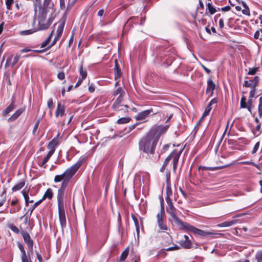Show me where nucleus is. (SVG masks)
<instances>
[{
    "instance_id": "obj_6",
    "label": "nucleus",
    "mask_w": 262,
    "mask_h": 262,
    "mask_svg": "<svg viewBox=\"0 0 262 262\" xmlns=\"http://www.w3.org/2000/svg\"><path fill=\"white\" fill-rule=\"evenodd\" d=\"M169 127V125H158L151 128L148 133L154 138H157V141H159L160 136L164 134Z\"/></svg>"
},
{
    "instance_id": "obj_5",
    "label": "nucleus",
    "mask_w": 262,
    "mask_h": 262,
    "mask_svg": "<svg viewBox=\"0 0 262 262\" xmlns=\"http://www.w3.org/2000/svg\"><path fill=\"white\" fill-rule=\"evenodd\" d=\"M54 19V16H49V17L47 18V16L38 15V30H45L48 29L51 26Z\"/></svg>"
},
{
    "instance_id": "obj_18",
    "label": "nucleus",
    "mask_w": 262,
    "mask_h": 262,
    "mask_svg": "<svg viewBox=\"0 0 262 262\" xmlns=\"http://www.w3.org/2000/svg\"><path fill=\"white\" fill-rule=\"evenodd\" d=\"M139 18L138 17L133 16L130 17L128 20L126 21L125 27L126 28H128L129 27V29L133 27V25H137L139 24L138 22Z\"/></svg>"
},
{
    "instance_id": "obj_21",
    "label": "nucleus",
    "mask_w": 262,
    "mask_h": 262,
    "mask_svg": "<svg viewBox=\"0 0 262 262\" xmlns=\"http://www.w3.org/2000/svg\"><path fill=\"white\" fill-rule=\"evenodd\" d=\"M25 107L18 109L9 118V120L13 121L16 120L25 111Z\"/></svg>"
},
{
    "instance_id": "obj_28",
    "label": "nucleus",
    "mask_w": 262,
    "mask_h": 262,
    "mask_svg": "<svg viewBox=\"0 0 262 262\" xmlns=\"http://www.w3.org/2000/svg\"><path fill=\"white\" fill-rule=\"evenodd\" d=\"M52 155H53V154L48 152L47 154V155H46V156L43 159L42 163L41 164H39V166L41 167H43L44 168H46L47 167L46 163L48 162V161H49V160L50 159V158L51 157V156Z\"/></svg>"
},
{
    "instance_id": "obj_42",
    "label": "nucleus",
    "mask_w": 262,
    "mask_h": 262,
    "mask_svg": "<svg viewBox=\"0 0 262 262\" xmlns=\"http://www.w3.org/2000/svg\"><path fill=\"white\" fill-rule=\"evenodd\" d=\"M258 115L260 118L262 117V96L259 99V104L258 107Z\"/></svg>"
},
{
    "instance_id": "obj_43",
    "label": "nucleus",
    "mask_w": 262,
    "mask_h": 262,
    "mask_svg": "<svg viewBox=\"0 0 262 262\" xmlns=\"http://www.w3.org/2000/svg\"><path fill=\"white\" fill-rule=\"evenodd\" d=\"M246 98L244 96H243L241 98V108H248V105H247V103H246Z\"/></svg>"
},
{
    "instance_id": "obj_9",
    "label": "nucleus",
    "mask_w": 262,
    "mask_h": 262,
    "mask_svg": "<svg viewBox=\"0 0 262 262\" xmlns=\"http://www.w3.org/2000/svg\"><path fill=\"white\" fill-rule=\"evenodd\" d=\"M157 224L161 232H165L169 230V228L166 225L165 221V215L157 214Z\"/></svg>"
},
{
    "instance_id": "obj_29",
    "label": "nucleus",
    "mask_w": 262,
    "mask_h": 262,
    "mask_svg": "<svg viewBox=\"0 0 262 262\" xmlns=\"http://www.w3.org/2000/svg\"><path fill=\"white\" fill-rule=\"evenodd\" d=\"M31 253L29 251L28 254L21 255V262H32L31 259Z\"/></svg>"
},
{
    "instance_id": "obj_51",
    "label": "nucleus",
    "mask_w": 262,
    "mask_h": 262,
    "mask_svg": "<svg viewBox=\"0 0 262 262\" xmlns=\"http://www.w3.org/2000/svg\"><path fill=\"white\" fill-rule=\"evenodd\" d=\"M20 57V55H18V54H16L15 56V57L13 59V62L12 63V67H14L17 63V62L19 60Z\"/></svg>"
},
{
    "instance_id": "obj_7",
    "label": "nucleus",
    "mask_w": 262,
    "mask_h": 262,
    "mask_svg": "<svg viewBox=\"0 0 262 262\" xmlns=\"http://www.w3.org/2000/svg\"><path fill=\"white\" fill-rule=\"evenodd\" d=\"M20 234L23 236L24 242L27 245L29 251L30 252L31 255H32L33 251V241L31 239L30 234L28 233L25 230L23 229L21 226H20Z\"/></svg>"
},
{
    "instance_id": "obj_32",
    "label": "nucleus",
    "mask_w": 262,
    "mask_h": 262,
    "mask_svg": "<svg viewBox=\"0 0 262 262\" xmlns=\"http://www.w3.org/2000/svg\"><path fill=\"white\" fill-rule=\"evenodd\" d=\"M131 217L134 222L135 226L136 227V231L138 233H139V224L138 220L137 217H136V216L133 213L131 214Z\"/></svg>"
},
{
    "instance_id": "obj_8",
    "label": "nucleus",
    "mask_w": 262,
    "mask_h": 262,
    "mask_svg": "<svg viewBox=\"0 0 262 262\" xmlns=\"http://www.w3.org/2000/svg\"><path fill=\"white\" fill-rule=\"evenodd\" d=\"M155 114L156 113L154 112L153 109L152 108H150L148 110L138 113L135 116V119L137 121H143L145 122L147 121V119L149 117Z\"/></svg>"
},
{
    "instance_id": "obj_23",
    "label": "nucleus",
    "mask_w": 262,
    "mask_h": 262,
    "mask_svg": "<svg viewBox=\"0 0 262 262\" xmlns=\"http://www.w3.org/2000/svg\"><path fill=\"white\" fill-rule=\"evenodd\" d=\"M53 196V191L51 188H48L44 193L42 198L40 200L42 202L46 199H48L49 200H51Z\"/></svg>"
},
{
    "instance_id": "obj_1",
    "label": "nucleus",
    "mask_w": 262,
    "mask_h": 262,
    "mask_svg": "<svg viewBox=\"0 0 262 262\" xmlns=\"http://www.w3.org/2000/svg\"><path fill=\"white\" fill-rule=\"evenodd\" d=\"M84 159L78 160L75 164L70 166L62 174L56 175L54 179L55 183L62 181L60 188L57 191L58 217L60 226L62 229L67 226V221L64 205V196L67 187L71 179L84 162Z\"/></svg>"
},
{
    "instance_id": "obj_24",
    "label": "nucleus",
    "mask_w": 262,
    "mask_h": 262,
    "mask_svg": "<svg viewBox=\"0 0 262 262\" xmlns=\"http://www.w3.org/2000/svg\"><path fill=\"white\" fill-rule=\"evenodd\" d=\"M26 182L25 180H21L18 184L14 185L12 190L13 192L20 190L25 185Z\"/></svg>"
},
{
    "instance_id": "obj_2",
    "label": "nucleus",
    "mask_w": 262,
    "mask_h": 262,
    "mask_svg": "<svg viewBox=\"0 0 262 262\" xmlns=\"http://www.w3.org/2000/svg\"><path fill=\"white\" fill-rule=\"evenodd\" d=\"M167 204L166 206V211L172 217L175 224L179 227V229L186 231H191L195 235L201 237H205L210 233L204 230L198 229L187 222H185L180 220L177 215L176 208L174 207L172 200L166 199Z\"/></svg>"
},
{
    "instance_id": "obj_64",
    "label": "nucleus",
    "mask_w": 262,
    "mask_h": 262,
    "mask_svg": "<svg viewBox=\"0 0 262 262\" xmlns=\"http://www.w3.org/2000/svg\"><path fill=\"white\" fill-rule=\"evenodd\" d=\"M18 200L16 198H15L14 200H12L11 202V206H16L17 205H18Z\"/></svg>"
},
{
    "instance_id": "obj_10",
    "label": "nucleus",
    "mask_w": 262,
    "mask_h": 262,
    "mask_svg": "<svg viewBox=\"0 0 262 262\" xmlns=\"http://www.w3.org/2000/svg\"><path fill=\"white\" fill-rule=\"evenodd\" d=\"M246 78L248 79V80L244 81L243 84L244 86L246 88H256L258 85L260 80L259 76H255L251 79L246 77Z\"/></svg>"
},
{
    "instance_id": "obj_45",
    "label": "nucleus",
    "mask_w": 262,
    "mask_h": 262,
    "mask_svg": "<svg viewBox=\"0 0 262 262\" xmlns=\"http://www.w3.org/2000/svg\"><path fill=\"white\" fill-rule=\"evenodd\" d=\"M27 213H28V212H27L24 215L21 216L20 217V219H24V224H25L26 225H27L29 226L30 225V221H29V219L30 217H29V215H27Z\"/></svg>"
},
{
    "instance_id": "obj_26",
    "label": "nucleus",
    "mask_w": 262,
    "mask_h": 262,
    "mask_svg": "<svg viewBox=\"0 0 262 262\" xmlns=\"http://www.w3.org/2000/svg\"><path fill=\"white\" fill-rule=\"evenodd\" d=\"M15 108L14 101H12L10 104L3 112L4 116H7L10 112H11Z\"/></svg>"
},
{
    "instance_id": "obj_62",
    "label": "nucleus",
    "mask_w": 262,
    "mask_h": 262,
    "mask_svg": "<svg viewBox=\"0 0 262 262\" xmlns=\"http://www.w3.org/2000/svg\"><path fill=\"white\" fill-rule=\"evenodd\" d=\"M259 142H257V143L255 144V145H254V147H253V150H252V154H254V153H255V152L257 151V150H258V148H259Z\"/></svg>"
},
{
    "instance_id": "obj_33",
    "label": "nucleus",
    "mask_w": 262,
    "mask_h": 262,
    "mask_svg": "<svg viewBox=\"0 0 262 262\" xmlns=\"http://www.w3.org/2000/svg\"><path fill=\"white\" fill-rule=\"evenodd\" d=\"M129 253V248H126L121 253L120 257V261H123L126 258Z\"/></svg>"
},
{
    "instance_id": "obj_17",
    "label": "nucleus",
    "mask_w": 262,
    "mask_h": 262,
    "mask_svg": "<svg viewBox=\"0 0 262 262\" xmlns=\"http://www.w3.org/2000/svg\"><path fill=\"white\" fill-rule=\"evenodd\" d=\"M215 84L213 82L211 78H209L207 81V86L206 89V93L210 94V96H212L213 92L215 89Z\"/></svg>"
},
{
    "instance_id": "obj_20",
    "label": "nucleus",
    "mask_w": 262,
    "mask_h": 262,
    "mask_svg": "<svg viewBox=\"0 0 262 262\" xmlns=\"http://www.w3.org/2000/svg\"><path fill=\"white\" fill-rule=\"evenodd\" d=\"M226 165L219 166L215 167H207L203 166H200L199 167V170H210V171H215L217 170H219L225 167Z\"/></svg>"
},
{
    "instance_id": "obj_40",
    "label": "nucleus",
    "mask_w": 262,
    "mask_h": 262,
    "mask_svg": "<svg viewBox=\"0 0 262 262\" xmlns=\"http://www.w3.org/2000/svg\"><path fill=\"white\" fill-rule=\"evenodd\" d=\"M140 124L139 122H137L135 124H134L133 125H130L127 127H126L125 128V131L126 133H129L130 132H132L138 125Z\"/></svg>"
},
{
    "instance_id": "obj_3",
    "label": "nucleus",
    "mask_w": 262,
    "mask_h": 262,
    "mask_svg": "<svg viewBox=\"0 0 262 262\" xmlns=\"http://www.w3.org/2000/svg\"><path fill=\"white\" fill-rule=\"evenodd\" d=\"M158 142L157 138H154L147 133L146 136L141 139L139 142V150L146 153L148 156H153L155 154Z\"/></svg>"
},
{
    "instance_id": "obj_27",
    "label": "nucleus",
    "mask_w": 262,
    "mask_h": 262,
    "mask_svg": "<svg viewBox=\"0 0 262 262\" xmlns=\"http://www.w3.org/2000/svg\"><path fill=\"white\" fill-rule=\"evenodd\" d=\"M180 249V247L178 246L177 245H174L173 247H169L167 249H161L160 251V253H163L164 255H166L167 254L166 251H174V250H178Z\"/></svg>"
},
{
    "instance_id": "obj_22",
    "label": "nucleus",
    "mask_w": 262,
    "mask_h": 262,
    "mask_svg": "<svg viewBox=\"0 0 262 262\" xmlns=\"http://www.w3.org/2000/svg\"><path fill=\"white\" fill-rule=\"evenodd\" d=\"M29 189L26 190V188H25L22 191V193L25 200V204L26 206H28L29 203H31L34 202L33 200H30L29 197Z\"/></svg>"
},
{
    "instance_id": "obj_11",
    "label": "nucleus",
    "mask_w": 262,
    "mask_h": 262,
    "mask_svg": "<svg viewBox=\"0 0 262 262\" xmlns=\"http://www.w3.org/2000/svg\"><path fill=\"white\" fill-rule=\"evenodd\" d=\"M64 21L61 23L58 26L57 29V34L54 40H53L52 43L49 46L47 47V49H50L52 47H53L57 42V40L59 39L61 37L64 26Z\"/></svg>"
},
{
    "instance_id": "obj_36",
    "label": "nucleus",
    "mask_w": 262,
    "mask_h": 262,
    "mask_svg": "<svg viewBox=\"0 0 262 262\" xmlns=\"http://www.w3.org/2000/svg\"><path fill=\"white\" fill-rule=\"evenodd\" d=\"M123 97V96H122V95L119 96V97L117 98V99L115 100V101L114 102V103L113 104V107L115 110L116 108H117L118 107V106L120 105V104L121 103V102L122 100Z\"/></svg>"
},
{
    "instance_id": "obj_30",
    "label": "nucleus",
    "mask_w": 262,
    "mask_h": 262,
    "mask_svg": "<svg viewBox=\"0 0 262 262\" xmlns=\"http://www.w3.org/2000/svg\"><path fill=\"white\" fill-rule=\"evenodd\" d=\"M79 72L80 75V78L85 79L87 76V72L86 71L83 70L82 63L79 66Z\"/></svg>"
},
{
    "instance_id": "obj_48",
    "label": "nucleus",
    "mask_w": 262,
    "mask_h": 262,
    "mask_svg": "<svg viewBox=\"0 0 262 262\" xmlns=\"http://www.w3.org/2000/svg\"><path fill=\"white\" fill-rule=\"evenodd\" d=\"M14 0H6V8L8 10H11V6L13 3Z\"/></svg>"
},
{
    "instance_id": "obj_57",
    "label": "nucleus",
    "mask_w": 262,
    "mask_h": 262,
    "mask_svg": "<svg viewBox=\"0 0 262 262\" xmlns=\"http://www.w3.org/2000/svg\"><path fill=\"white\" fill-rule=\"evenodd\" d=\"M252 98H249V99L248 100V102H247V105H248V111L251 112V107H252Z\"/></svg>"
},
{
    "instance_id": "obj_61",
    "label": "nucleus",
    "mask_w": 262,
    "mask_h": 262,
    "mask_svg": "<svg viewBox=\"0 0 262 262\" xmlns=\"http://www.w3.org/2000/svg\"><path fill=\"white\" fill-rule=\"evenodd\" d=\"M224 17H222L219 20V26L220 28H223L224 26Z\"/></svg>"
},
{
    "instance_id": "obj_60",
    "label": "nucleus",
    "mask_w": 262,
    "mask_h": 262,
    "mask_svg": "<svg viewBox=\"0 0 262 262\" xmlns=\"http://www.w3.org/2000/svg\"><path fill=\"white\" fill-rule=\"evenodd\" d=\"M34 32V31H33V30H25V31H22L21 32V33L23 35H26L31 34L33 33Z\"/></svg>"
},
{
    "instance_id": "obj_31",
    "label": "nucleus",
    "mask_w": 262,
    "mask_h": 262,
    "mask_svg": "<svg viewBox=\"0 0 262 262\" xmlns=\"http://www.w3.org/2000/svg\"><path fill=\"white\" fill-rule=\"evenodd\" d=\"M132 120L131 118L130 117H123L119 118L117 121V123L118 124H125L129 122Z\"/></svg>"
},
{
    "instance_id": "obj_50",
    "label": "nucleus",
    "mask_w": 262,
    "mask_h": 262,
    "mask_svg": "<svg viewBox=\"0 0 262 262\" xmlns=\"http://www.w3.org/2000/svg\"><path fill=\"white\" fill-rule=\"evenodd\" d=\"M48 107L51 110H52L54 108V104L53 102V99L52 98H50L48 99L47 102Z\"/></svg>"
},
{
    "instance_id": "obj_35",
    "label": "nucleus",
    "mask_w": 262,
    "mask_h": 262,
    "mask_svg": "<svg viewBox=\"0 0 262 262\" xmlns=\"http://www.w3.org/2000/svg\"><path fill=\"white\" fill-rule=\"evenodd\" d=\"M53 30L51 32V34L49 36V37L45 40L43 41L40 45L41 48H45L47 46V45L49 44V43L50 42L52 34L53 33Z\"/></svg>"
},
{
    "instance_id": "obj_54",
    "label": "nucleus",
    "mask_w": 262,
    "mask_h": 262,
    "mask_svg": "<svg viewBox=\"0 0 262 262\" xmlns=\"http://www.w3.org/2000/svg\"><path fill=\"white\" fill-rule=\"evenodd\" d=\"M40 123V120H38L36 121L35 124H34V127H33V134H35L38 127V126H39V124Z\"/></svg>"
},
{
    "instance_id": "obj_58",
    "label": "nucleus",
    "mask_w": 262,
    "mask_h": 262,
    "mask_svg": "<svg viewBox=\"0 0 262 262\" xmlns=\"http://www.w3.org/2000/svg\"><path fill=\"white\" fill-rule=\"evenodd\" d=\"M57 77L59 80H63L65 78V75L63 72H60L57 74Z\"/></svg>"
},
{
    "instance_id": "obj_59",
    "label": "nucleus",
    "mask_w": 262,
    "mask_h": 262,
    "mask_svg": "<svg viewBox=\"0 0 262 262\" xmlns=\"http://www.w3.org/2000/svg\"><path fill=\"white\" fill-rule=\"evenodd\" d=\"M12 56H10L7 59V60H6V62L5 63V68L9 67L10 65L11 62L12 60Z\"/></svg>"
},
{
    "instance_id": "obj_53",
    "label": "nucleus",
    "mask_w": 262,
    "mask_h": 262,
    "mask_svg": "<svg viewBox=\"0 0 262 262\" xmlns=\"http://www.w3.org/2000/svg\"><path fill=\"white\" fill-rule=\"evenodd\" d=\"M256 88H251V90L249 93V98H252L254 96Z\"/></svg>"
},
{
    "instance_id": "obj_14",
    "label": "nucleus",
    "mask_w": 262,
    "mask_h": 262,
    "mask_svg": "<svg viewBox=\"0 0 262 262\" xmlns=\"http://www.w3.org/2000/svg\"><path fill=\"white\" fill-rule=\"evenodd\" d=\"M184 240H182L179 242L180 245L184 249H189L192 247V243L187 235L184 236Z\"/></svg>"
},
{
    "instance_id": "obj_38",
    "label": "nucleus",
    "mask_w": 262,
    "mask_h": 262,
    "mask_svg": "<svg viewBox=\"0 0 262 262\" xmlns=\"http://www.w3.org/2000/svg\"><path fill=\"white\" fill-rule=\"evenodd\" d=\"M119 94V96L122 95V96H124L125 95V92L123 89L121 87L117 88L113 93V95L114 96H116L117 95Z\"/></svg>"
},
{
    "instance_id": "obj_34",
    "label": "nucleus",
    "mask_w": 262,
    "mask_h": 262,
    "mask_svg": "<svg viewBox=\"0 0 262 262\" xmlns=\"http://www.w3.org/2000/svg\"><path fill=\"white\" fill-rule=\"evenodd\" d=\"M207 10H208V12L212 15L216 12V9L212 6L211 3H208L206 4Z\"/></svg>"
},
{
    "instance_id": "obj_63",
    "label": "nucleus",
    "mask_w": 262,
    "mask_h": 262,
    "mask_svg": "<svg viewBox=\"0 0 262 262\" xmlns=\"http://www.w3.org/2000/svg\"><path fill=\"white\" fill-rule=\"evenodd\" d=\"M219 227H228L229 226V222L226 221L221 224H220L217 225Z\"/></svg>"
},
{
    "instance_id": "obj_13",
    "label": "nucleus",
    "mask_w": 262,
    "mask_h": 262,
    "mask_svg": "<svg viewBox=\"0 0 262 262\" xmlns=\"http://www.w3.org/2000/svg\"><path fill=\"white\" fill-rule=\"evenodd\" d=\"M183 149L179 151L177 149H174L170 154H172V164H173V170L176 171L177 168L179 158L182 152Z\"/></svg>"
},
{
    "instance_id": "obj_12",
    "label": "nucleus",
    "mask_w": 262,
    "mask_h": 262,
    "mask_svg": "<svg viewBox=\"0 0 262 262\" xmlns=\"http://www.w3.org/2000/svg\"><path fill=\"white\" fill-rule=\"evenodd\" d=\"M59 134H58L57 136L55 138H54L47 145V148L50 150V151L48 152L50 154H52L53 155L54 153L56 147L58 146L59 144Z\"/></svg>"
},
{
    "instance_id": "obj_19",
    "label": "nucleus",
    "mask_w": 262,
    "mask_h": 262,
    "mask_svg": "<svg viewBox=\"0 0 262 262\" xmlns=\"http://www.w3.org/2000/svg\"><path fill=\"white\" fill-rule=\"evenodd\" d=\"M115 80H117V79H119L121 77L122 73L121 71V69L119 67V63L118 62L117 59H116L115 60Z\"/></svg>"
},
{
    "instance_id": "obj_39",
    "label": "nucleus",
    "mask_w": 262,
    "mask_h": 262,
    "mask_svg": "<svg viewBox=\"0 0 262 262\" xmlns=\"http://www.w3.org/2000/svg\"><path fill=\"white\" fill-rule=\"evenodd\" d=\"M242 3L244 7V9L242 10L243 13L245 15L249 16L250 15V13L248 6L244 2H242Z\"/></svg>"
},
{
    "instance_id": "obj_55",
    "label": "nucleus",
    "mask_w": 262,
    "mask_h": 262,
    "mask_svg": "<svg viewBox=\"0 0 262 262\" xmlns=\"http://www.w3.org/2000/svg\"><path fill=\"white\" fill-rule=\"evenodd\" d=\"M254 37L255 39H259L260 40H262V34H260L259 31H257L254 33Z\"/></svg>"
},
{
    "instance_id": "obj_15",
    "label": "nucleus",
    "mask_w": 262,
    "mask_h": 262,
    "mask_svg": "<svg viewBox=\"0 0 262 262\" xmlns=\"http://www.w3.org/2000/svg\"><path fill=\"white\" fill-rule=\"evenodd\" d=\"M66 107L64 104H62L61 102H58L56 110L55 113V116L56 118L59 116L62 117L65 115Z\"/></svg>"
},
{
    "instance_id": "obj_56",
    "label": "nucleus",
    "mask_w": 262,
    "mask_h": 262,
    "mask_svg": "<svg viewBox=\"0 0 262 262\" xmlns=\"http://www.w3.org/2000/svg\"><path fill=\"white\" fill-rule=\"evenodd\" d=\"M211 109H212L211 106L208 104L204 111V113L203 114V116H207L209 114V113L210 112V111H211Z\"/></svg>"
},
{
    "instance_id": "obj_49",
    "label": "nucleus",
    "mask_w": 262,
    "mask_h": 262,
    "mask_svg": "<svg viewBox=\"0 0 262 262\" xmlns=\"http://www.w3.org/2000/svg\"><path fill=\"white\" fill-rule=\"evenodd\" d=\"M10 229L14 233L18 234L20 232L19 229L15 225H11L10 226Z\"/></svg>"
},
{
    "instance_id": "obj_46",
    "label": "nucleus",
    "mask_w": 262,
    "mask_h": 262,
    "mask_svg": "<svg viewBox=\"0 0 262 262\" xmlns=\"http://www.w3.org/2000/svg\"><path fill=\"white\" fill-rule=\"evenodd\" d=\"M255 259L257 262H262V251H259L256 253Z\"/></svg>"
},
{
    "instance_id": "obj_25",
    "label": "nucleus",
    "mask_w": 262,
    "mask_h": 262,
    "mask_svg": "<svg viewBox=\"0 0 262 262\" xmlns=\"http://www.w3.org/2000/svg\"><path fill=\"white\" fill-rule=\"evenodd\" d=\"M172 154H170L166 157V158L165 159V160H164V161L163 162V164L162 167L160 168V171L161 172H164V170L165 169V168H166V166L168 164V163L170 161V160L172 159Z\"/></svg>"
},
{
    "instance_id": "obj_16",
    "label": "nucleus",
    "mask_w": 262,
    "mask_h": 262,
    "mask_svg": "<svg viewBox=\"0 0 262 262\" xmlns=\"http://www.w3.org/2000/svg\"><path fill=\"white\" fill-rule=\"evenodd\" d=\"M166 199H170L172 195V191L171 188V183L170 180V176L167 177L166 179Z\"/></svg>"
},
{
    "instance_id": "obj_4",
    "label": "nucleus",
    "mask_w": 262,
    "mask_h": 262,
    "mask_svg": "<svg viewBox=\"0 0 262 262\" xmlns=\"http://www.w3.org/2000/svg\"><path fill=\"white\" fill-rule=\"evenodd\" d=\"M38 9V15L47 16V14L49 13L50 16H53L55 13L54 4L52 0H43L42 5H40Z\"/></svg>"
},
{
    "instance_id": "obj_41",
    "label": "nucleus",
    "mask_w": 262,
    "mask_h": 262,
    "mask_svg": "<svg viewBox=\"0 0 262 262\" xmlns=\"http://www.w3.org/2000/svg\"><path fill=\"white\" fill-rule=\"evenodd\" d=\"M160 212L158 213L157 214L165 215L164 211V202L162 198L160 200Z\"/></svg>"
},
{
    "instance_id": "obj_37",
    "label": "nucleus",
    "mask_w": 262,
    "mask_h": 262,
    "mask_svg": "<svg viewBox=\"0 0 262 262\" xmlns=\"http://www.w3.org/2000/svg\"><path fill=\"white\" fill-rule=\"evenodd\" d=\"M42 202L41 200H39V201L36 202L33 205H31L29 211H30L29 217H30L32 215V213L33 210L35 209L36 207H37L39 205H40Z\"/></svg>"
},
{
    "instance_id": "obj_52",
    "label": "nucleus",
    "mask_w": 262,
    "mask_h": 262,
    "mask_svg": "<svg viewBox=\"0 0 262 262\" xmlns=\"http://www.w3.org/2000/svg\"><path fill=\"white\" fill-rule=\"evenodd\" d=\"M20 209V205H17L16 206H14L13 208L10 209V213H14L16 212H18Z\"/></svg>"
},
{
    "instance_id": "obj_44",
    "label": "nucleus",
    "mask_w": 262,
    "mask_h": 262,
    "mask_svg": "<svg viewBox=\"0 0 262 262\" xmlns=\"http://www.w3.org/2000/svg\"><path fill=\"white\" fill-rule=\"evenodd\" d=\"M258 70H259L258 67H254L253 68H249V71H248L247 74L249 75H254L256 73V72L258 71Z\"/></svg>"
},
{
    "instance_id": "obj_47",
    "label": "nucleus",
    "mask_w": 262,
    "mask_h": 262,
    "mask_svg": "<svg viewBox=\"0 0 262 262\" xmlns=\"http://www.w3.org/2000/svg\"><path fill=\"white\" fill-rule=\"evenodd\" d=\"M17 246H18V247L19 250L21 252V255H25V254H27L26 250L24 248V245L21 243H18Z\"/></svg>"
}]
</instances>
